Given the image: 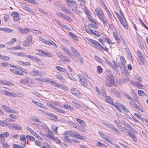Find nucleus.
<instances>
[{"instance_id":"51","label":"nucleus","mask_w":148,"mask_h":148,"mask_svg":"<svg viewBox=\"0 0 148 148\" xmlns=\"http://www.w3.org/2000/svg\"><path fill=\"white\" fill-rule=\"evenodd\" d=\"M101 94L102 96L103 97H105L107 96L106 93V92L105 90V89L102 88L101 90Z\"/></svg>"},{"instance_id":"52","label":"nucleus","mask_w":148,"mask_h":148,"mask_svg":"<svg viewBox=\"0 0 148 148\" xmlns=\"http://www.w3.org/2000/svg\"><path fill=\"white\" fill-rule=\"evenodd\" d=\"M63 49L66 53L69 56H73L71 53L67 49L66 47H63Z\"/></svg>"},{"instance_id":"50","label":"nucleus","mask_w":148,"mask_h":148,"mask_svg":"<svg viewBox=\"0 0 148 148\" xmlns=\"http://www.w3.org/2000/svg\"><path fill=\"white\" fill-rule=\"evenodd\" d=\"M59 88L63 89L64 90L66 91H68L69 90V89L68 88L64 85H62L61 84L60 85Z\"/></svg>"},{"instance_id":"61","label":"nucleus","mask_w":148,"mask_h":148,"mask_svg":"<svg viewBox=\"0 0 148 148\" xmlns=\"http://www.w3.org/2000/svg\"><path fill=\"white\" fill-rule=\"evenodd\" d=\"M0 125L4 127L5 126H7V125H8V124H7L6 121H1Z\"/></svg>"},{"instance_id":"26","label":"nucleus","mask_w":148,"mask_h":148,"mask_svg":"<svg viewBox=\"0 0 148 148\" xmlns=\"http://www.w3.org/2000/svg\"><path fill=\"white\" fill-rule=\"evenodd\" d=\"M73 132L71 131H69L67 132H64V135L65 137H69L71 136H72V134H73Z\"/></svg>"},{"instance_id":"2","label":"nucleus","mask_w":148,"mask_h":148,"mask_svg":"<svg viewBox=\"0 0 148 148\" xmlns=\"http://www.w3.org/2000/svg\"><path fill=\"white\" fill-rule=\"evenodd\" d=\"M32 39V35H29L26 40L24 41L23 43V46H29L32 45L33 43Z\"/></svg>"},{"instance_id":"19","label":"nucleus","mask_w":148,"mask_h":148,"mask_svg":"<svg viewBox=\"0 0 148 148\" xmlns=\"http://www.w3.org/2000/svg\"><path fill=\"white\" fill-rule=\"evenodd\" d=\"M24 10L25 11H26L30 13H31L33 15L35 16L36 15V13L28 7H25L24 8Z\"/></svg>"},{"instance_id":"48","label":"nucleus","mask_w":148,"mask_h":148,"mask_svg":"<svg viewBox=\"0 0 148 148\" xmlns=\"http://www.w3.org/2000/svg\"><path fill=\"white\" fill-rule=\"evenodd\" d=\"M18 63L20 64L25 66H28L29 64L28 62H24L22 61H18Z\"/></svg>"},{"instance_id":"13","label":"nucleus","mask_w":148,"mask_h":148,"mask_svg":"<svg viewBox=\"0 0 148 148\" xmlns=\"http://www.w3.org/2000/svg\"><path fill=\"white\" fill-rule=\"evenodd\" d=\"M71 50L73 52L74 55L77 58L79 57L81 55L73 47H71Z\"/></svg>"},{"instance_id":"60","label":"nucleus","mask_w":148,"mask_h":148,"mask_svg":"<svg viewBox=\"0 0 148 148\" xmlns=\"http://www.w3.org/2000/svg\"><path fill=\"white\" fill-rule=\"evenodd\" d=\"M55 111L61 114H64L65 113V111L59 108H57L56 109V110Z\"/></svg>"},{"instance_id":"22","label":"nucleus","mask_w":148,"mask_h":148,"mask_svg":"<svg viewBox=\"0 0 148 148\" xmlns=\"http://www.w3.org/2000/svg\"><path fill=\"white\" fill-rule=\"evenodd\" d=\"M10 71L11 72L17 75H23V74L22 72L20 71H18L16 69H11Z\"/></svg>"},{"instance_id":"17","label":"nucleus","mask_w":148,"mask_h":148,"mask_svg":"<svg viewBox=\"0 0 148 148\" xmlns=\"http://www.w3.org/2000/svg\"><path fill=\"white\" fill-rule=\"evenodd\" d=\"M37 51L41 52L42 53V54L45 55L47 56L48 57L52 58L54 56L52 54L48 52H45L42 50H40L39 49L37 50Z\"/></svg>"},{"instance_id":"44","label":"nucleus","mask_w":148,"mask_h":148,"mask_svg":"<svg viewBox=\"0 0 148 148\" xmlns=\"http://www.w3.org/2000/svg\"><path fill=\"white\" fill-rule=\"evenodd\" d=\"M97 146L98 147H104L105 148H106L107 147V146L102 143H101L100 142H98L97 144Z\"/></svg>"},{"instance_id":"25","label":"nucleus","mask_w":148,"mask_h":148,"mask_svg":"<svg viewBox=\"0 0 148 148\" xmlns=\"http://www.w3.org/2000/svg\"><path fill=\"white\" fill-rule=\"evenodd\" d=\"M128 134L129 136L131 137V138H132V140L133 141L136 142L137 141V139L135 136L134 134H132L131 132H129L128 133Z\"/></svg>"},{"instance_id":"16","label":"nucleus","mask_w":148,"mask_h":148,"mask_svg":"<svg viewBox=\"0 0 148 148\" xmlns=\"http://www.w3.org/2000/svg\"><path fill=\"white\" fill-rule=\"evenodd\" d=\"M20 139L21 141H23L21 144L25 146L26 145V139L25 135L24 134H22L20 137Z\"/></svg>"},{"instance_id":"39","label":"nucleus","mask_w":148,"mask_h":148,"mask_svg":"<svg viewBox=\"0 0 148 148\" xmlns=\"http://www.w3.org/2000/svg\"><path fill=\"white\" fill-rule=\"evenodd\" d=\"M56 76L57 79L60 80L61 81L63 82H65V80L64 79V78L61 75H56Z\"/></svg>"},{"instance_id":"30","label":"nucleus","mask_w":148,"mask_h":148,"mask_svg":"<svg viewBox=\"0 0 148 148\" xmlns=\"http://www.w3.org/2000/svg\"><path fill=\"white\" fill-rule=\"evenodd\" d=\"M101 20L103 24L106 25L107 26V20H106V18H104L103 17V16H100L99 18Z\"/></svg>"},{"instance_id":"53","label":"nucleus","mask_w":148,"mask_h":148,"mask_svg":"<svg viewBox=\"0 0 148 148\" xmlns=\"http://www.w3.org/2000/svg\"><path fill=\"white\" fill-rule=\"evenodd\" d=\"M88 18L90 22L95 23V24H97V21L93 19L91 17V15L90 16H88Z\"/></svg>"},{"instance_id":"5","label":"nucleus","mask_w":148,"mask_h":148,"mask_svg":"<svg viewBox=\"0 0 148 148\" xmlns=\"http://www.w3.org/2000/svg\"><path fill=\"white\" fill-rule=\"evenodd\" d=\"M1 106L4 110L7 112L9 113H15L16 114H18V112L14 110L11 109L9 107L5 105H1Z\"/></svg>"},{"instance_id":"57","label":"nucleus","mask_w":148,"mask_h":148,"mask_svg":"<svg viewBox=\"0 0 148 148\" xmlns=\"http://www.w3.org/2000/svg\"><path fill=\"white\" fill-rule=\"evenodd\" d=\"M57 14L58 16H60L62 18H63L65 19H66V16H67V15L64 14L60 12H58L57 13Z\"/></svg>"},{"instance_id":"35","label":"nucleus","mask_w":148,"mask_h":148,"mask_svg":"<svg viewBox=\"0 0 148 148\" xmlns=\"http://www.w3.org/2000/svg\"><path fill=\"white\" fill-rule=\"evenodd\" d=\"M112 92L117 97L120 98L121 97V95L119 92L116 90H112Z\"/></svg>"},{"instance_id":"7","label":"nucleus","mask_w":148,"mask_h":148,"mask_svg":"<svg viewBox=\"0 0 148 148\" xmlns=\"http://www.w3.org/2000/svg\"><path fill=\"white\" fill-rule=\"evenodd\" d=\"M1 93L2 94L6 95L12 97H16V93L14 92H12L6 90H3Z\"/></svg>"},{"instance_id":"37","label":"nucleus","mask_w":148,"mask_h":148,"mask_svg":"<svg viewBox=\"0 0 148 148\" xmlns=\"http://www.w3.org/2000/svg\"><path fill=\"white\" fill-rule=\"evenodd\" d=\"M20 82L24 84H26L28 82V79L27 78H23L21 80Z\"/></svg>"},{"instance_id":"8","label":"nucleus","mask_w":148,"mask_h":148,"mask_svg":"<svg viewBox=\"0 0 148 148\" xmlns=\"http://www.w3.org/2000/svg\"><path fill=\"white\" fill-rule=\"evenodd\" d=\"M12 16L13 17V21L15 22H16L19 20V14L16 12H14L12 14Z\"/></svg>"},{"instance_id":"29","label":"nucleus","mask_w":148,"mask_h":148,"mask_svg":"<svg viewBox=\"0 0 148 148\" xmlns=\"http://www.w3.org/2000/svg\"><path fill=\"white\" fill-rule=\"evenodd\" d=\"M103 40L104 42L108 43L110 45H112L113 43L111 42L110 40L108 38L106 37H103Z\"/></svg>"},{"instance_id":"55","label":"nucleus","mask_w":148,"mask_h":148,"mask_svg":"<svg viewBox=\"0 0 148 148\" xmlns=\"http://www.w3.org/2000/svg\"><path fill=\"white\" fill-rule=\"evenodd\" d=\"M16 41V39L14 38H13L11 39L7 43L8 44V45H10L13 44Z\"/></svg>"},{"instance_id":"43","label":"nucleus","mask_w":148,"mask_h":148,"mask_svg":"<svg viewBox=\"0 0 148 148\" xmlns=\"http://www.w3.org/2000/svg\"><path fill=\"white\" fill-rule=\"evenodd\" d=\"M26 138L30 141H32L35 140V138L34 137L30 136L29 135H26Z\"/></svg>"},{"instance_id":"23","label":"nucleus","mask_w":148,"mask_h":148,"mask_svg":"<svg viewBox=\"0 0 148 148\" xmlns=\"http://www.w3.org/2000/svg\"><path fill=\"white\" fill-rule=\"evenodd\" d=\"M50 83L51 84L55 87H56L58 88H59L61 84L58 83L56 82H55L51 81V82H50Z\"/></svg>"},{"instance_id":"38","label":"nucleus","mask_w":148,"mask_h":148,"mask_svg":"<svg viewBox=\"0 0 148 148\" xmlns=\"http://www.w3.org/2000/svg\"><path fill=\"white\" fill-rule=\"evenodd\" d=\"M62 10L66 14L71 13V12L69 10H68L67 8H66L64 7H62Z\"/></svg>"},{"instance_id":"14","label":"nucleus","mask_w":148,"mask_h":148,"mask_svg":"<svg viewBox=\"0 0 148 148\" xmlns=\"http://www.w3.org/2000/svg\"><path fill=\"white\" fill-rule=\"evenodd\" d=\"M73 133H74L72 134V136L73 137H74L76 138L82 140L84 139V136L79 135L77 132H73Z\"/></svg>"},{"instance_id":"40","label":"nucleus","mask_w":148,"mask_h":148,"mask_svg":"<svg viewBox=\"0 0 148 148\" xmlns=\"http://www.w3.org/2000/svg\"><path fill=\"white\" fill-rule=\"evenodd\" d=\"M48 135L50 138L53 139L55 137V135L53 133V132L50 130L48 131Z\"/></svg>"},{"instance_id":"45","label":"nucleus","mask_w":148,"mask_h":148,"mask_svg":"<svg viewBox=\"0 0 148 148\" xmlns=\"http://www.w3.org/2000/svg\"><path fill=\"white\" fill-rule=\"evenodd\" d=\"M47 114L49 116L52 117L53 120H56L57 119V117L52 113H47Z\"/></svg>"},{"instance_id":"9","label":"nucleus","mask_w":148,"mask_h":148,"mask_svg":"<svg viewBox=\"0 0 148 148\" xmlns=\"http://www.w3.org/2000/svg\"><path fill=\"white\" fill-rule=\"evenodd\" d=\"M95 13L98 18L100 16L101 17L103 16V13L102 11L99 8H97L96 9L95 11Z\"/></svg>"},{"instance_id":"20","label":"nucleus","mask_w":148,"mask_h":148,"mask_svg":"<svg viewBox=\"0 0 148 148\" xmlns=\"http://www.w3.org/2000/svg\"><path fill=\"white\" fill-rule=\"evenodd\" d=\"M75 119L77 122L79 123L82 126H86V124L84 121L78 118H75Z\"/></svg>"},{"instance_id":"47","label":"nucleus","mask_w":148,"mask_h":148,"mask_svg":"<svg viewBox=\"0 0 148 148\" xmlns=\"http://www.w3.org/2000/svg\"><path fill=\"white\" fill-rule=\"evenodd\" d=\"M5 141L4 137L2 134H0V143H3Z\"/></svg>"},{"instance_id":"6","label":"nucleus","mask_w":148,"mask_h":148,"mask_svg":"<svg viewBox=\"0 0 148 148\" xmlns=\"http://www.w3.org/2000/svg\"><path fill=\"white\" fill-rule=\"evenodd\" d=\"M71 91L73 94L79 98H81L82 97V95L80 94V92L75 88H72L71 89Z\"/></svg>"},{"instance_id":"33","label":"nucleus","mask_w":148,"mask_h":148,"mask_svg":"<svg viewBox=\"0 0 148 148\" xmlns=\"http://www.w3.org/2000/svg\"><path fill=\"white\" fill-rule=\"evenodd\" d=\"M56 68L57 70H58V71L60 72H62L64 73H65L66 71V70L65 69L62 67H61L60 66H57L56 67Z\"/></svg>"},{"instance_id":"58","label":"nucleus","mask_w":148,"mask_h":148,"mask_svg":"<svg viewBox=\"0 0 148 148\" xmlns=\"http://www.w3.org/2000/svg\"><path fill=\"white\" fill-rule=\"evenodd\" d=\"M55 21L56 23L61 27L63 28H65L66 27V26L64 24H63L62 22H60L59 21L57 20H55Z\"/></svg>"},{"instance_id":"21","label":"nucleus","mask_w":148,"mask_h":148,"mask_svg":"<svg viewBox=\"0 0 148 148\" xmlns=\"http://www.w3.org/2000/svg\"><path fill=\"white\" fill-rule=\"evenodd\" d=\"M63 107L65 109L71 112H73L74 110V108L73 107L66 104H64Z\"/></svg>"},{"instance_id":"34","label":"nucleus","mask_w":148,"mask_h":148,"mask_svg":"<svg viewBox=\"0 0 148 148\" xmlns=\"http://www.w3.org/2000/svg\"><path fill=\"white\" fill-rule=\"evenodd\" d=\"M23 49L21 47H13L11 48H8L7 49L11 51H13L16 50Z\"/></svg>"},{"instance_id":"59","label":"nucleus","mask_w":148,"mask_h":148,"mask_svg":"<svg viewBox=\"0 0 148 148\" xmlns=\"http://www.w3.org/2000/svg\"><path fill=\"white\" fill-rule=\"evenodd\" d=\"M31 74L33 76H36L38 74V71L37 70H34L31 72Z\"/></svg>"},{"instance_id":"56","label":"nucleus","mask_w":148,"mask_h":148,"mask_svg":"<svg viewBox=\"0 0 148 148\" xmlns=\"http://www.w3.org/2000/svg\"><path fill=\"white\" fill-rule=\"evenodd\" d=\"M84 127H78L77 129L79 130L82 132H86V130L84 128Z\"/></svg>"},{"instance_id":"24","label":"nucleus","mask_w":148,"mask_h":148,"mask_svg":"<svg viewBox=\"0 0 148 148\" xmlns=\"http://www.w3.org/2000/svg\"><path fill=\"white\" fill-rule=\"evenodd\" d=\"M65 1L67 5L70 7H73L74 4L75 3V2L73 1H72L70 0H65Z\"/></svg>"},{"instance_id":"42","label":"nucleus","mask_w":148,"mask_h":148,"mask_svg":"<svg viewBox=\"0 0 148 148\" xmlns=\"http://www.w3.org/2000/svg\"><path fill=\"white\" fill-rule=\"evenodd\" d=\"M113 64H112L111 62L108 65L111 67L113 70H115L116 69V66L114 62H113Z\"/></svg>"},{"instance_id":"31","label":"nucleus","mask_w":148,"mask_h":148,"mask_svg":"<svg viewBox=\"0 0 148 148\" xmlns=\"http://www.w3.org/2000/svg\"><path fill=\"white\" fill-rule=\"evenodd\" d=\"M122 94L123 95H124L125 97L127 98L128 99L130 100L131 101H132L133 100V98L130 96L129 95H128L127 93L125 92H123L122 93Z\"/></svg>"},{"instance_id":"32","label":"nucleus","mask_w":148,"mask_h":148,"mask_svg":"<svg viewBox=\"0 0 148 148\" xmlns=\"http://www.w3.org/2000/svg\"><path fill=\"white\" fill-rule=\"evenodd\" d=\"M10 66L15 67V66H12V65H10L7 63H2L1 64V67H8Z\"/></svg>"},{"instance_id":"12","label":"nucleus","mask_w":148,"mask_h":148,"mask_svg":"<svg viewBox=\"0 0 148 148\" xmlns=\"http://www.w3.org/2000/svg\"><path fill=\"white\" fill-rule=\"evenodd\" d=\"M18 31L20 33H21L23 34H26L29 32V29L27 28H21L19 27L18 28Z\"/></svg>"},{"instance_id":"54","label":"nucleus","mask_w":148,"mask_h":148,"mask_svg":"<svg viewBox=\"0 0 148 148\" xmlns=\"http://www.w3.org/2000/svg\"><path fill=\"white\" fill-rule=\"evenodd\" d=\"M113 34L114 37V39H115V40L116 41V42L117 43L119 42V40L117 34L115 32H113Z\"/></svg>"},{"instance_id":"62","label":"nucleus","mask_w":148,"mask_h":148,"mask_svg":"<svg viewBox=\"0 0 148 148\" xmlns=\"http://www.w3.org/2000/svg\"><path fill=\"white\" fill-rule=\"evenodd\" d=\"M32 120L33 121L39 123H42V122L40 120L34 117L32 118Z\"/></svg>"},{"instance_id":"63","label":"nucleus","mask_w":148,"mask_h":148,"mask_svg":"<svg viewBox=\"0 0 148 148\" xmlns=\"http://www.w3.org/2000/svg\"><path fill=\"white\" fill-rule=\"evenodd\" d=\"M42 82H44L49 83H50V82L51 81L50 80V79L49 78H42Z\"/></svg>"},{"instance_id":"49","label":"nucleus","mask_w":148,"mask_h":148,"mask_svg":"<svg viewBox=\"0 0 148 148\" xmlns=\"http://www.w3.org/2000/svg\"><path fill=\"white\" fill-rule=\"evenodd\" d=\"M125 117L126 118L129 119H131V118L130 116V115H131V114L129 111L125 112Z\"/></svg>"},{"instance_id":"11","label":"nucleus","mask_w":148,"mask_h":148,"mask_svg":"<svg viewBox=\"0 0 148 148\" xmlns=\"http://www.w3.org/2000/svg\"><path fill=\"white\" fill-rule=\"evenodd\" d=\"M119 19L122 26L125 28H127V23L125 17L121 18H120Z\"/></svg>"},{"instance_id":"15","label":"nucleus","mask_w":148,"mask_h":148,"mask_svg":"<svg viewBox=\"0 0 148 148\" xmlns=\"http://www.w3.org/2000/svg\"><path fill=\"white\" fill-rule=\"evenodd\" d=\"M137 52L138 56L140 59L141 60L142 63H143L144 61V55L138 50H137Z\"/></svg>"},{"instance_id":"64","label":"nucleus","mask_w":148,"mask_h":148,"mask_svg":"<svg viewBox=\"0 0 148 148\" xmlns=\"http://www.w3.org/2000/svg\"><path fill=\"white\" fill-rule=\"evenodd\" d=\"M138 93L139 95L142 96H145L146 95L145 93L141 90H138Z\"/></svg>"},{"instance_id":"10","label":"nucleus","mask_w":148,"mask_h":148,"mask_svg":"<svg viewBox=\"0 0 148 148\" xmlns=\"http://www.w3.org/2000/svg\"><path fill=\"white\" fill-rule=\"evenodd\" d=\"M32 102L37 106L43 108L44 110H46L45 106L42 103L37 102L34 100H32Z\"/></svg>"},{"instance_id":"1","label":"nucleus","mask_w":148,"mask_h":148,"mask_svg":"<svg viewBox=\"0 0 148 148\" xmlns=\"http://www.w3.org/2000/svg\"><path fill=\"white\" fill-rule=\"evenodd\" d=\"M39 40L48 45H52L53 46H57L56 44L51 40L49 39L47 40L45 39L43 37L40 36L39 38Z\"/></svg>"},{"instance_id":"36","label":"nucleus","mask_w":148,"mask_h":148,"mask_svg":"<svg viewBox=\"0 0 148 148\" xmlns=\"http://www.w3.org/2000/svg\"><path fill=\"white\" fill-rule=\"evenodd\" d=\"M102 123L105 126H106L107 127L111 129V130L112 129V128H113V125H111L110 124H108V123H106L105 122H102Z\"/></svg>"},{"instance_id":"4","label":"nucleus","mask_w":148,"mask_h":148,"mask_svg":"<svg viewBox=\"0 0 148 148\" xmlns=\"http://www.w3.org/2000/svg\"><path fill=\"white\" fill-rule=\"evenodd\" d=\"M106 85L108 87H110L112 86L114 84V80L113 78H107L106 81Z\"/></svg>"},{"instance_id":"41","label":"nucleus","mask_w":148,"mask_h":148,"mask_svg":"<svg viewBox=\"0 0 148 148\" xmlns=\"http://www.w3.org/2000/svg\"><path fill=\"white\" fill-rule=\"evenodd\" d=\"M27 130L29 131L30 133L34 136L35 135L36 133L34 132L32 130L30 127L29 126H27L26 127Z\"/></svg>"},{"instance_id":"27","label":"nucleus","mask_w":148,"mask_h":148,"mask_svg":"<svg viewBox=\"0 0 148 148\" xmlns=\"http://www.w3.org/2000/svg\"><path fill=\"white\" fill-rule=\"evenodd\" d=\"M2 84L3 85H11L12 84L10 82L6 80L0 81V84Z\"/></svg>"},{"instance_id":"3","label":"nucleus","mask_w":148,"mask_h":148,"mask_svg":"<svg viewBox=\"0 0 148 148\" xmlns=\"http://www.w3.org/2000/svg\"><path fill=\"white\" fill-rule=\"evenodd\" d=\"M79 80L81 84L84 86L87 85L86 80L84 76L81 74H79L78 75Z\"/></svg>"},{"instance_id":"18","label":"nucleus","mask_w":148,"mask_h":148,"mask_svg":"<svg viewBox=\"0 0 148 148\" xmlns=\"http://www.w3.org/2000/svg\"><path fill=\"white\" fill-rule=\"evenodd\" d=\"M105 100L107 103L110 104L111 105H114V103L113 102L110 96H106L105 97Z\"/></svg>"},{"instance_id":"28","label":"nucleus","mask_w":148,"mask_h":148,"mask_svg":"<svg viewBox=\"0 0 148 148\" xmlns=\"http://www.w3.org/2000/svg\"><path fill=\"white\" fill-rule=\"evenodd\" d=\"M106 74L107 75L108 78H113V76L112 75L110 71L109 70H107L106 71Z\"/></svg>"},{"instance_id":"46","label":"nucleus","mask_w":148,"mask_h":148,"mask_svg":"<svg viewBox=\"0 0 148 148\" xmlns=\"http://www.w3.org/2000/svg\"><path fill=\"white\" fill-rule=\"evenodd\" d=\"M69 34L72 37V38L74 40L77 41L78 40V38L73 33L71 32H70L69 33Z\"/></svg>"}]
</instances>
